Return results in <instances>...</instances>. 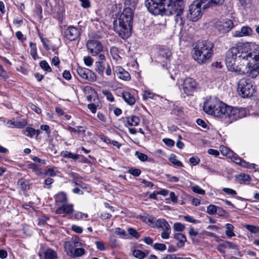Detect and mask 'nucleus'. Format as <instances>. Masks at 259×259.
Instances as JSON below:
<instances>
[{
	"mask_svg": "<svg viewBox=\"0 0 259 259\" xmlns=\"http://www.w3.org/2000/svg\"><path fill=\"white\" fill-rule=\"evenodd\" d=\"M228 69L240 74L259 73V46L246 42L232 47L226 53Z\"/></svg>",
	"mask_w": 259,
	"mask_h": 259,
	"instance_id": "obj_1",
	"label": "nucleus"
},
{
	"mask_svg": "<svg viewBox=\"0 0 259 259\" xmlns=\"http://www.w3.org/2000/svg\"><path fill=\"white\" fill-rule=\"evenodd\" d=\"M145 6L149 12L154 15H162L165 11L169 14H183V0H146Z\"/></svg>",
	"mask_w": 259,
	"mask_h": 259,
	"instance_id": "obj_2",
	"label": "nucleus"
},
{
	"mask_svg": "<svg viewBox=\"0 0 259 259\" xmlns=\"http://www.w3.org/2000/svg\"><path fill=\"white\" fill-rule=\"evenodd\" d=\"M218 104L220 107L216 108L210 115L223 119L226 126L246 116L247 111L245 108L229 106L220 100Z\"/></svg>",
	"mask_w": 259,
	"mask_h": 259,
	"instance_id": "obj_3",
	"label": "nucleus"
},
{
	"mask_svg": "<svg viewBox=\"0 0 259 259\" xmlns=\"http://www.w3.org/2000/svg\"><path fill=\"white\" fill-rule=\"evenodd\" d=\"M133 16L132 9L126 8L114 21V30L122 39L128 38L132 33Z\"/></svg>",
	"mask_w": 259,
	"mask_h": 259,
	"instance_id": "obj_4",
	"label": "nucleus"
},
{
	"mask_svg": "<svg viewBox=\"0 0 259 259\" xmlns=\"http://www.w3.org/2000/svg\"><path fill=\"white\" fill-rule=\"evenodd\" d=\"M214 45L205 40L199 43L193 49V58L199 64L205 63L212 56Z\"/></svg>",
	"mask_w": 259,
	"mask_h": 259,
	"instance_id": "obj_5",
	"label": "nucleus"
},
{
	"mask_svg": "<svg viewBox=\"0 0 259 259\" xmlns=\"http://www.w3.org/2000/svg\"><path fill=\"white\" fill-rule=\"evenodd\" d=\"M148 222L151 224H154L153 227L161 228L163 231L161 234V237L163 239H167L169 238L171 233V228L168 222L164 219H159L155 220L153 218H149Z\"/></svg>",
	"mask_w": 259,
	"mask_h": 259,
	"instance_id": "obj_6",
	"label": "nucleus"
},
{
	"mask_svg": "<svg viewBox=\"0 0 259 259\" xmlns=\"http://www.w3.org/2000/svg\"><path fill=\"white\" fill-rule=\"evenodd\" d=\"M201 5L200 0H195L189 6L187 17L190 21L195 22L201 17L203 14Z\"/></svg>",
	"mask_w": 259,
	"mask_h": 259,
	"instance_id": "obj_7",
	"label": "nucleus"
},
{
	"mask_svg": "<svg viewBox=\"0 0 259 259\" xmlns=\"http://www.w3.org/2000/svg\"><path fill=\"white\" fill-rule=\"evenodd\" d=\"M253 90L249 80L243 78L239 81L237 92L241 97H253Z\"/></svg>",
	"mask_w": 259,
	"mask_h": 259,
	"instance_id": "obj_8",
	"label": "nucleus"
},
{
	"mask_svg": "<svg viewBox=\"0 0 259 259\" xmlns=\"http://www.w3.org/2000/svg\"><path fill=\"white\" fill-rule=\"evenodd\" d=\"M86 46L90 53L93 56H96L103 52L102 44L97 40H89L87 42Z\"/></svg>",
	"mask_w": 259,
	"mask_h": 259,
	"instance_id": "obj_9",
	"label": "nucleus"
},
{
	"mask_svg": "<svg viewBox=\"0 0 259 259\" xmlns=\"http://www.w3.org/2000/svg\"><path fill=\"white\" fill-rule=\"evenodd\" d=\"M76 71L83 80L92 82L96 79L95 74L89 69L78 66L76 69Z\"/></svg>",
	"mask_w": 259,
	"mask_h": 259,
	"instance_id": "obj_10",
	"label": "nucleus"
},
{
	"mask_svg": "<svg viewBox=\"0 0 259 259\" xmlns=\"http://www.w3.org/2000/svg\"><path fill=\"white\" fill-rule=\"evenodd\" d=\"M234 27L233 22L229 19H225L218 22L215 24L217 29L221 33H225L230 31Z\"/></svg>",
	"mask_w": 259,
	"mask_h": 259,
	"instance_id": "obj_11",
	"label": "nucleus"
},
{
	"mask_svg": "<svg viewBox=\"0 0 259 259\" xmlns=\"http://www.w3.org/2000/svg\"><path fill=\"white\" fill-rule=\"evenodd\" d=\"M197 84L194 79L192 78H186L183 81V90L187 96H192L195 91Z\"/></svg>",
	"mask_w": 259,
	"mask_h": 259,
	"instance_id": "obj_12",
	"label": "nucleus"
},
{
	"mask_svg": "<svg viewBox=\"0 0 259 259\" xmlns=\"http://www.w3.org/2000/svg\"><path fill=\"white\" fill-rule=\"evenodd\" d=\"M219 99L218 98H209L204 103L203 110L206 113L210 114L212 111L215 110L216 108L220 107L218 104Z\"/></svg>",
	"mask_w": 259,
	"mask_h": 259,
	"instance_id": "obj_13",
	"label": "nucleus"
},
{
	"mask_svg": "<svg viewBox=\"0 0 259 259\" xmlns=\"http://www.w3.org/2000/svg\"><path fill=\"white\" fill-rule=\"evenodd\" d=\"M79 35V29L74 26H69L64 31V37L69 41L75 40Z\"/></svg>",
	"mask_w": 259,
	"mask_h": 259,
	"instance_id": "obj_14",
	"label": "nucleus"
},
{
	"mask_svg": "<svg viewBox=\"0 0 259 259\" xmlns=\"http://www.w3.org/2000/svg\"><path fill=\"white\" fill-rule=\"evenodd\" d=\"M114 74L115 76L120 79L123 80H129L131 79V76L129 73L125 71L122 67L117 66L113 68Z\"/></svg>",
	"mask_w": 259,
	"mask_h": 259,
	"instance_id": "obj_15",
	"label": "nucleus"
},
{
	"mask_svg": "<svg viewBox=\"0 0 259 259\" xmlns=\"http://www.w3.org/2000/svg\"><path fill=\"white\" fill-rule=\"evenodd\" d=\"M252 30L248 26H244L241 27L240 30L234 31L232 32V36L235 37H241L250 36L252 34Z\"/></svg>",
	"mask_w": 259,
	"mask_h": 259,
	"instance_id": "obj_16",
	"label": "nucleus"
},
{
	"mask_svg": "<svg viewBox=\"0 0 259 259\" xmlns=\"http://www.w3.org/2000/svg\"><path fill=\"white\" fill-rule=\"evenodd\" d=\"M74 211L73 205L72 204H63L60 207H58L56 210L55 213L57 214H61L65 213L70 214L73 213Z\"/></svg>",
	"mask_w": 259,
	"mask_h": 259,
	"instance_id": "obj_17",
	"label": "nucleus"
},
{
	"mask_svg": "<svg viewBox=\"0 0 259 259\" xmlns=\"http://www.w3.org/2000/svg\"><path fill=\"white\" fill-rule=\"evenodd\" d=\"M171 56V52L169 49L161 48L159 50V56L161 59H165V60H163V62H164L166 64L169 62Z\"/></svg>",
	"mask_w": 259,
	"mask_h": 259,
	"instance_id": "obj_18",
	"label": "nucleus"
},
{
	"mask_svg": "<svg viewBox=\"0 0 259 259\" xmlns=\"http://www.w3.org/2000/svg\"><path fill=\"white\" fill-rule=\"evenodd\" d=\"M202 4H203V9H205L223 4L224 0H200Z\"/></svg>",
	"mask_w": 259,
	"mask_h": 259,
	"instance_id": "obj_19",
	"label": "nucleus"
},
{
	"mask_svg": "<svg viewBox=\"0 0 259 259\" xmlns=\"http://www.w3.org/2000/svg\"><path fill=\"white\" fill-rule=\"evenodd\" d=\"M174 239L178 240L176 245L178 248H182L185 245L187 238L185 235L181 233H177L174 235Z\"/></svg>",
	"mask_w": 259,
	"mask_h": 259,
	"instance_id": "obj_20",
	"label": "nucleus"
},
{
	"mask_svg": "<svg viewBox=\"0 0 259 259\" xmlns=\"http://www.w3.org/2000/svg\"><path fill=\"white\" fill-rule=\"evenodd\" d=\"M56 205L66 203L67 201L66 194L63 192H60L54 196Z\"/></svg>",
	"mask_w": 259,
	"mask_h": 259,
	"instance_id": "obj_21",
	"label": "nucleus"
},
{
	"mask_svg": "<svg viewBox=\"0 0 259 259\" xmlns=\"http://www.w3.org/2000/svg\"><path fill=\"white\" fill-rule=\"evenodd\" d=\"M102 104L99 98L96 100L94 98L93 102L88 105V109L91 111L92 113H95L97 111V108H101Z\"/></svg>",
	"mask_w": 259,
	"mask_h": 259,
	"instance_id": "obj_22",
	"label": "nucleus"
},
{
	"mask_svg": "<svg viewBox=\"0 0 259 259\" xmlns=\"http://www.w3.org/2000/svg\"><path fill=\"white\" fill-rule=\"evenodd\" d=\"M7 124L9 127L22 128L27 124V122L25 120L18 121H13L11 120H9L7 121Z\"/></svg>",
	"mask_w": 259,
	"mask_h": 259,
	"instance_id": "obj_23",
	"label": "nucleus"
},
{
	"mask_svg": "<svg viewBox=\"0 0 259 259\" xmlns=\"http://www.w3.org/2000/svg\"><path fill=\"white\" fill-rule=\"evenodd\" d=\"M40 132L39 130H35L30 127H27L23 131V134L30 138H33L34 137H37L39 135Z\"/></svg>",
	"mask_w": 259,
	"mask_h": 259,
	"instance_id": "obj_24",
	"label": "nucleus"
},
{
	"mask_svg": "<svg viewBox=\"0 0 259 259\" xmlns=\"http://www.w3.org/2000/svg\"><path fill=\"white\" fill-rule=\"evenodd\" d=\"M127 122L130 126H137L140 122V119L139 117L135 115H132L126 117Z\"/></svg>",
	"mask_w": 259,
	"mask_h": 259,
	"instance_id": "obj_25",
	"label": "nucleus"
},
{
	"mask_svg": "<svg viewBox=\"0 0 259 259\" xmlns=\"http://www.w3.org/2000/svg\"><path fill=\"white\" fill-rule=\"evenodd\" d=\"M45 259H56L57 258V253L52 249H48L44 252Z\"/></svg>",
	"mask_w": 259,
	"mask_h": 259,
	"instance_id": "obj_26",
	"label": "nucleus"
},
{
	"mask_svg": "<svg viewBox=\"0 0 259 259\" xmlns=\"http://www.w3.org/2000/svg\"><path fill=\"white\" fill-rule=\"evenodd\" d=\"M226 234L229 237H232L235 236V234L233 232L234 226L231 224H226Z\"/></svg>",
	"mask_w": 259,
	"mask_h": 259,
	"instance_id": "obj_27",
	"label": "nucleus"
},
{
	"mask_svg": "<svg viewBox=\"0 0 259 259\" xmlns=\"http://www.w3.org/2000/svg\"><path fill=\"white\" fill-rule=\"evenodd\" d=\"M85 253V250L82 248H77L74 249V251L71 252L70 256L75 257L81 256Z\"/></svg>",
	"mask_w": 259,
	"mask_h": 259,
	"instance_id": "obj_28",
	"label": "nucleus"
},
{
	"mask_svg": "<svg viewBox=\"0 0 259 259\" xmlns=\"http://www.w3.org/2000/svg\"><path fill=\"white\" fill-rule=\"evenodd\" d=\"M104 63L102 62L97 61L95 63V70L100 75H103L104 71Z\"/></svg>",
	"mask_w": 259,
	"mask_h": 259,
	"instance_id": "obj_29",
	"label": "nucleus"
},
{
	"mask_svg": "<svg viewBox=\"0 0 259 259\" xmlns=\"http://www.w3.org/2000/svg\"><path fill=\"white\" fill-rule=\"evenodd\" d=\"M244 227L248 231L253 234H257L259 233V226L252 225H245Z\"/></svg>",
	"mask_w": 259,
	"mask_h": 259,
	"instance_id": "obj_30",
	"label": "nucleus"
},
{
	"mask_svg": "<svg viewBox=\"0 0 259 259\" xmlns=\"http://www.w3.org/2000/svg\"><path fill=\"white\" fill-rule=\"evenodd\" d=\"M30 47V54L32 57L35 60L37 57V49L36 44L32 42H30L29 44Z\"/></svg>",
	"mask_w": 259,
	"mask_h": 259,
	"instance_id": "obj_31",
	"label": "nucleus"
},
{
	"mask_svg": "<svg viewBox=\"0 0 259 259\" xmlns=\"http://www.w3.org/2000/svg\"><path fill=\"white\" fill-rule=\"evenodd\" d=\"M222 246L225 248H228L232 249H239L238 245L231 242L226 241L222 244Z\"/></svg>",
	"mask_w": 259,
	"mask_h": 259,
	"instance_id": "obj_32",
	"label": "nucleus"
},
{
	"mask_svg": "<svg viewBox=\"0 0 259 259\" xmlns=\"http://www.w3.org/2000/svg\"><path fill=\"white\" fill-rule=\"evenodd\" d=\"M61 155L66 158H71L74 160L77 159L78 158V155L74 154L69 151H62L61 152Z\"/></svg>",
	"mask_w": 259,
	"mask_h": 259,
	"instance_id": "obj_33",
	"label": "nucleus"
},
{
	"mask_svg": "<svg viewBox=\"0 0 259 259\" xmlns=\"http://www.w3.org/2000/svg\"><path fill=\"white\" fill-rule=\"evenodd\" d=\"M109 245L113 248L119 247V245L117 243V240L114 236H110L109 237Z\"/></svg>",
	"mask_w": 259,
	"mask_h": 259,
	"instance_id": "obj_34",
	"label": "nucleus"
},
{
	"mask_svg": "<svg viewBox=\"0 0 259 259\" xmlns=\"http://www.w3.org/2000/svg\"><path fill=\"white\" fill-rule=\"evenodd\" d=\"M39 65L41 68L47 72H50L52 71V69L48 62L45 60H42L39 62Z\"/></svg>",
	"mask_w": 259,
	"mask_h": 259,
	"instance_id": "obj_35",
	"label": "nucleus"
},
{
	"mask_svg": "<svg viewBox=\"0 0 259 259\" xmlns=\"http://www.w3.org/2000/svg\"><path fill=\"white\" fill-rule=\"evenodd\" d=\"M133 254L135 257L139 259H143L146 256L145 253L143 251L138 249L134 250Z\"/></svg>",
	"mask_w": 259,
	"mask_h": 259,
	"instance_id": "obj_36",
	"label": "nucleus"
},
{
	"mask_svg": "<svg viewBox=\"0 0 259 259\" xmlns=\"http://www.w3.org/2000/svg\"><path fill=\"white\" fill-rule=\"evenodd\" d=\"M182 14H173L175 15V21L176 23L180 26H183L184 24V21L182 17Z\"/></svg>",
	"mask_w": 259,
	"mask_h": 259,
	"instance_id": "obj_37",
	"label": "nucleus"
},
{
	"mask_svg": "<svg viewBox=\"0 0 259 259\" xmlns=\"http://www.w3.org/2000/svg\"><path fill=\"white\" fill-rule=\"evenodd\" d=\"M218 207L214 205H209L207 207V213H208L209 214H213L215 213H217V209Z\"/></svg>",
	"mask_w": 259,
	"mask_h": 259,
	"instance_id": "obj_38",
	"label": "nucleus"
},
{
	"mask_svg": "<svg viewBox=\"0 0 259 259\" xmlns=\"http://www.w3.org/2000/svg\"><path fill=\"white\" fill-rule=\"evenodd\" d=\"M153 248L157 250L163 251L166 249V245L163 243H155L153 245Z\"/></svg>",
	"mask_w": 259,
	"mask_h": 259,
	"instance_id": "obj_39",
	"label": "nucleus"
},
{
	"mask_svg": "<svg viewBox=\"0 0 259 259\" xmlns=\"http://www.w3.org/2000/svg\"><path fill=\"white\" fill-rule=\"evenodd\" d=\"M239 180L242 181L243 182H249L251 180V178L248 175H246L245 174H240L237 177Z\"/></svg>",
	"mask_w": 259,
	"mask_h": 259,
	"instance_id": "obj_40",
	"label": "nucleus"
},
{
	"mask_svg": "<svg viewBox=\"0 0 259 259\" xmlns=\"http://www.w3.org/2000/svg\"><path fill=\"white\" fill-rule=\"evenodd\" d=\"M127 232L130 235L136 239H138L140 237V234L134 228H128Z\"/></svg>",
	"mask_w": 259,
	"mask_h": 259,
	"instance_id": "obj_41",
	"label": "nucleus"
},
{
	"mask_svg": "<svg viewBox=\"0 0 259 259\" xmlns=\"http://www.w3.org/2000/svg\"><path fill=\"white\" fill-rule=\"evenodd\" d=\"M136 93H137V91L135 90H131L130 92H123L121 93L122 97H134V96H136Z\"/></svg>",
	"mask_w": 259,
	"mask_h": 259,
	"instance_id": "obj_42",
	"label": "nucleus"
},
{
	"mask_svg": "<svg viewBox=\"0 0 259 259\" xmlns=\"http://www.w3.org/2000/svg\"><path fill=\"white\" fill-rule=\"evenodd\" d=\"M173 228L177 231L182 232L185 229V227L180 223H176L174 224Z\"/></svg>",
	"mask_w": 259,
	"mask_h": 259,
	"instance_id": "obj_43",
	"label": "nucleus"
},
{
	"mask_svg": "<svg viewBox=\"0 0 259 259\" xmlns=\"http://www.w3.org/2000/svg\"><path fill=\"white\" fill-rule=\"evenodd\" d=\"M135 155L142 161H145L148 159L147 155L139 151H136Z\"/></svg>",
	"mask_w": 259,
	"mask_h": 259,
	"instance_id": "obj_44",
	"label": "nucleus"
},
{
	"mask_svg": "<svg viewBox=\"0 0 259 259\" xmlns=\"http://www.w3.org/2000/svg\"><path fill=\"white\" fill-rule=\"evenodd\" d=\"M193 191L197 194L204 195L205 191L202 189L199 186L195 185L192 188Z\"/></svg>",
	"mask_w": 259,
	"mask_h": 259,
	"instance_id": "obj_45",
	"label": "nucleus"
},
{
	"mask_svg": "<svg viewBox=\"0 0 259 259\" xmlns=\"http://www.w3.org/2000/svg\"><path fill=\"white\" fill-rule=\"evenodd\" d=\"M169 161L171 163H172L174 165L180 166V167H183V163L178 160L175 156L170 157L169 158Z\"/></svg>",
	"mask_w": 259,
	"mask_h": 259,
	"instance_id": "obj_46",
	"label": "nucleus"
},
{
	"mask_svg": "<svg viewBox=\"0 0 259 259\" xmlns=\"http://www.w3.org/2000/svg\"><path fill=\"white\" fill-rule=\"evenodd\" d=\"M115 233L122 238H125L126 236V232L119 228L115 229Z\"/></svg>",
	"mask_w": 259,
	"mask_h": 259,
	"instance_id": "obj_47",
	"label": "nucleus"
},
{
	"mask_svg": "<svg viewBox=\"0 0 259 259\" xmlns=\"http://www.w3.org/2000/svg\"><path fill=\"white\" fill-rule=\"evenodd\" d=\"M222 190L226 194L229 195L235 196L237 194L236 191L231 188H224Z\"/></svg>",
	"mask_w": 259,
	"mask_h": 259,
	"instance_id": "obj_48",
	"label": "nucleus"
},
{
	"mask_svg": "<svg viewBox=\"0 0 259 259\" xmlns=\"http://www.w3.org/2000/svg\"><path fill=\"white\" fill-rule=\"evenodd\" d=\"M27 167L28 168L32 169L33 172L36 174L39 171L38 165L34 163H30L28 164Z\"/></svg>",
	"mask_w": 259,
	"mask_h": 259,
	"instance_id": "obj_49",
	"label": "nucleus"
},
{
	"mask_svg": "<svg viewBox=\"0 0 259 259\" xmlns=\"http://www.w3.org/2000/svg\"><path fill=\"white\" fill-rule=\"evenodd\" d=\"M128 172L134 177H138L141 174V171L138 168H131L128 170Z\"/></svg>",
	"mask_w": 259,
	"mask_h": 259,
	"instance_id": "obj_50",
	"label": "nucleus"
},
{
	"mask_svg": "<svg viewBox=\"0 0 259 259\" xmlns=\"http://www.w3.org/2000/svg\"><path fill=\"white\" fill-rule=\"evenodd\" d=\"M84 63L85 65L90 66L93 64V59L90 56H86L83 58Z\"/></svg>",
	"mask_w": 259,
	"mask_h": 259,
	"instance_id": "obj_51",
	"label": "nucleus"
},
{
	"mask_svg": "<svg viewBox=\"0 0 259 259\" xmlns=\"http://www.w3.org/2000/svg\"><path fill=\"white\" fill-rule=\"evenodd\" d=\"M97 248L100 251H104L106 249L104 243L103 241H96L95 242Z\"/></svg>",
	"mask_w": 259,
	"mask_h": 259,
	"instance_id": "obj_52",
	"label": "nucleus"
},
{
	"mask_svg": "<svg viewBox=\"0 0 259 259\" xmlns=\"http://www.w3.org/2000/svg\"><path fill=\"white\" fill-rule=\"evenodd\" d=\"M163 142L164 143V144L166 146H167L169 147H173L175 145L174 141L170 139H166V138L163 139Z\"/></svg>",
	"mask_w": 259,
	"mask_h": 259,
	"instance_id": "obj_53",
	"label": "nucleus"
},
{
	"mask_svg": "<svg viewBox=\"0 0 259 259\" xmlns=\"http://www.w3.org/2000/svg\"><path fill=\"white\" fill-rule=\"evenodd\" d=\"M88 217V215L86 213H84L81 212H77L75 213L74 215V217L75 219L79 220L83 218H87Z\"/></svg>",
	"mask_w": 259,
	"mask_h": 259,
	"instance_id": "obj_54",
	"label": "nucleus"
},
{
	"mask_svg": "<svg viewBox=\"0 0 259 259\" xmlns=\"http://www.w3.org/2000/svg\"><path fill=\"white\" fill-rule=\"evenodd\" d=\"M84 91L85 92H88L89 93H91V94L87 96V97H91V96H94V94H96V92L94 90H93L91 87L89 86L84 87Z\"/></svg>",
	"mask_w": 259,
	"mask_h": 259,
	"instance_id": "obj_55",
	"label": "nucleus"
},
{
	"mask_svg": "<svg viewBox=\"0 0 259 259\" xmlns=\"http://www.w3.org/2000/svg\"><path fill=\"white\" fill-rule=\"evenodd\" d=\"M200 159L197 157H192L189 159V162L193 165H196L200 162Z\"/></svg>",
	"mask_w": 259,
	"mask_h": 259,
	"instance_id": "obj_56",
	"label": "nucleus"
},
{
	"mask_svg": "<svg viewBox=\"0 0 259 259\" xmlns=\"http://www.w3.org/2000/svg\"><path fill=\"white\" fill-rule=\"evenodd\" d=\"M54 182V180L50 178H48L45 181V186L44 187H46V186H47V188L48 189H50L51 186V185Z\"/></svg>",
	"mask_w": 259,
	"mask_h": 259,
	"instance_id": "obj_57",
	"label": "nucleus"
},
{
	"mask_svg": "<svg viewBox=\"0 0 259 259\" xmlns=\"http://www.w3.org/2000/svg\"><path fill=\"white\" fill-rule=\"evenodd\" d=\"M29 106L30 108L36 113L39 114L41 112V110L39 107H37L35 105L32 103H29Z\"/></svg>",
	"mask_w": 259,
	"mask_h": 259,
	"instance_id": "obj_58",
	"label": "nucleus"
},
{
	"mask_svg": "<svg viewBox=\"0 0 259 259\" xmlns=\"http://www.w3.org/2000/svg\"><path fill=\"white\" fill-rule=\"evenodd\" d=\"M67 254L70 256L71 252L74 251V247L71 244H66L65 246Z\"/></svg>",
	"mask_w": 259,
	"mask_h": 259,
	"instance_id": "obj_59",
	"label": "nucleus"
},
{
	"mask_svg": "<svg viewBox=\"0 0 259 259\" xmlns=\"http://www.w3.org/2000/svg\"><path fill=\"white\" fill-rule=\"evenodd\" d=\"M40 38L41 39V41L42 42L44 48L47 50H49L50 48H49V45L48 44L49 42L48 39L47 38H43L41 36H40Z\"/></svg>",
	"mask_w": 259,
	"mask_h": 259,
	"instance_id": "obj_60",
	"label": "nucleus"
},
{
	"mask_svg": "<svg viewBox=\"0 0 259 259\" xmlns=\"http://www.w3.org/2000/svg\"><path fill=\"white\" fill-rule=\"evenodd\" d=\"M181 257L177 256L176 254H167L162 259H181Z\"/></svg>",
	"mask_w": 259,
	"mask_h": 259,
	"instance_id": "obj_61",
	"label": "nucleus"
},
{
	"mask_svg": "<svg viewBox=\"0 0 259 259\" xmlns=\"http://www.w3.org/2000/svg\"><path fill=\"white\" fill-rule=\"evenodd\" d=\"M207 153L210 154L217 157L219 155L220 153L217 150L209 149L207 151Z\"/></svg>",
	"mask_w": 259,
	"mask_h": 259,
	"instance_id": "obj_62",
	"label": "nucleus"
},
{
	"mask_svg": "<svg viewBox=\"0 0 259 259\" xmlns=\"http://www.w3.org/2000/svg\"><path fill=\"white\" fill-rule=\"evenodd\" d=\"M72 230L77 233H81L82 232V229L75 225L72 226Z\"/></svg>",
	"mask_w": 259,
	"mask_h": 259,
	"instance_id": "obj_63",
	"label": "nucleus"
},
{
	"mask_svg": "<svg viewBox=\"0 0 259 259\" xmlns=\"http://www.w3.org/2000/svg\"><path fill=\"white\" fill-rule=\"evenodd\" d=\"M196 123L199 126H201L202 127L205 128L207 127L206 123L204 122V121L201 119H197L196 120Z\"/></svg>",
	"mask_w": 259,
	"mask_h": 259,
	"instance_id": "obj_64",
	"label": "nucleus"
}]
</instances>
